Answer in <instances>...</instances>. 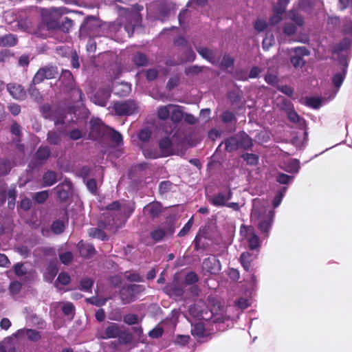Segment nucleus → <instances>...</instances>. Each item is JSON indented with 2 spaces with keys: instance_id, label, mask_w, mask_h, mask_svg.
Listing matches in <instances>:
<instances>
[{
  "instance_id": "obj_9",
  "label": "nucleus",
  "mask_w": 352,
  "mask_h": 352,
  "mask_svg": "<svg viewBox=\"0 0 352 352\" xmlns=\"http://www.w3.org/2000/svg\"><path fill=\"white\" fill-rule=\"evenodd\" d=\"M292 50L295 53V55L290 58L292 65L296 68L303 67L305 62L301 56H308L309 50L305 47H297Z\"/></svg>"
},
{
  "instance_id": "obj_22",
  "label": "nucleus",
  "mask_w": 352,
  "mask_h": 352,
  "mask_svg": "<svg viewBox=\"0 0 352 352\" xmlns=\"http://www.w3.org/2000/svg\"><path fill=\"white\" fill-rule=\"evenodd\" d=\"M184 117L182 107L179 105H170V118L173 123L179 122Z\"/></svg>"
},
{
  "instance_id": "obj_50",
  "label": "nucleus",
  "mask_w": 352,
  "mask_h": 352,
  "mask_svg": "<svg viewBox=\"0 0 352 352\" xmlns=\"http://www.w3.org/2000/svg\"><path fill=\"white\" fill-rule=\"evenodd\" d=\"M70 282V276L67 273L61 272L58 274L55 285L57 286L58 283L63 285H67Z\"/></svg>"
},
{
  "instance_id": "obj_41",
  "label": "nucleus",
  "mask_w": 352,
  "mask_h": 352,
  "mask_svg": "<svg viewBox=\"0 0 352 352\" xmlns=\"http://www.w3.org/2000/svg\"><path fill=\"white\" fill-rule=\"evenodd\" d=\"M287 188L286 187H283L276 192V195H275L272 201V205L274 208L278 207L279 205L280 204L283 198L287 191Z\"/></svg>"
},
{
  "instance_id": "obj_62",
  "label": "nucleus",
  "mask_w": 352,
  "mask_h": 352,
  "mask_svg": "<svg viewBox=\"0 0 352 352\" xmlns=\"http://www.w3.org/2000/svg\"><path fill=\"white\" fill-rule=\"evenodd\" d=\"M62 311L66 316L71 315L74 313V306L72 302H67L63 304L62 307Z\"/></svg>"
},
{
  "instance_id": "obj_46",
  "label": "nucleus",
  "mask_w": 352,
  "mask_h": 352,
  "mask_svg": "<svg viewBox=\"0 0 352 352\" xmlns=\"http://www.w3.org/2000/svg\"><path fill=\"white\" fill-rule=\"evenodd\" d=\"M242 157L248 164L252 166L257 164L258 162V157L253 153H245L242 155Z\"/></svg>"
},
{
  "instance_id": "obj_4",
  "label": "nucleus",
  "mask_w": 352,
  "mask_h": 352,
  "mask_svg": "<svg viewBox=\"0 0 352 352\" xmlns=\"http://www.w3.org/2000/svg\"><path fill=\"white\" fill-rule=\"evenodd\" d=\"M100 25L95 16H88L80 26V36L93 37L98 35Z\"/></svg>"
},
{
  "instance_id": "obj_10",
  "label": "nucleus",
  "mask_w": 352,
  "mask_h": 352,
  "mask_svg": "<svg viewBox=\"0 0 352 352\" xmlns=\"http://www.w3.org/2000/svg\"><path fill=\"white\" fill-rule=\"evenodd\" d=\"M232 192L230 189H228L226 191L218 192L208 199V201L214 206H226L228 201L232 198Z\"/></svg>"
},
{
  "instance_id": "obj_39",
  "label": "nucleus",
  "mask_w": 352,
  "mask_h": 352,
  "mask_svg": "<svg viewBox=\"0 0 352 352\" xmlns=\"http://www.w3.org/2000/svg\"><path fill=\"white\" fill-rule=\"evenodd\" d=\"M13 166V163L8 160H0V176L8 174Z\"/></svg>"
},
{
  "instance_id": "obj_15",
  "label": "nucleus",
  "mask_w": 352,
  "mask_h": 352,
  "mask_svg": "<svg viewBox=\"0 0 352 352\" xmlns=\"http://www.w3.org/2000/svg\"><path fill=\"white\" fill-rule=\"evenodd\" d=\"M162 211V204L158 201L151 202L143 208L144 214L152 219L157 217Z\"/></svg>"
},
{
  "instance_id": "obj_53",
  "label": "nucleus",
  "mask_w": 352,
  "mask_h": 352,
  "mask_svg": "<svg viewBox=\"0 0 352 352\" xmlns=\"http://www.w3.org/2000/svg\"><path fill=\"white\" fill-rule=\"evenodd\" d=\"M138 316L134 314H129L124 316V322L129 325L135 324L138 322Z\"/></svg>"
},
{
  "instance_id": "obj_29",
  "label": "nucleus",
  "mask_w": 352,
  "mask_h": 352,
  "mask_svg": "<svg viewBox=\"0 0 352 352\" xmlns=\"http://www.w3.org/2000/svg\"><path fill=\"white\" fill-rule=\"evenodd\" d=\"M58 272L56 265L50 263L44 272V278L46 281L52 282Z\"/></svg>"
},
{
  "instance_id": "obj_54",
  "label": "nucleus",
  "mask_w": 352,
  "mask_h": 352,
  "mask_svg": "<svg viewBox=\"0 0 352 352\" xmlns=\"http://www.w3.org/2000/svg\"><path fill=\"white\" fill-rule=\"evenodd\" d=\"M144 289V287L142 285H128V290L131 291V293L132 292L133 297H135V299H136V296L143 292Z\"/></svg>"
},
{
  "instance_id": "obj_25",
  "label": "nucleus",
  "mask_w": 352,
  "mask_h": 352,
  "mask_svg": "<svg viewBox=\"0 0 352 352\" xmlns=\"http://www.w3.org/2000/svg\"><path fill=\"white\" fill-rule=\"evenodd\" d=\"M120 333V329L117 324L113 323L108 326L104 331L102 338L103 339L116 338Z\"/></svg>"
},
{
  "instance_id": "obj_24",
  "label": "nucleus",
  "mask_w": 352,
  "mask_h": 352,
  "mask_svg": "<svg viewBox=\"0 0 352 352\" xmlns=\"http://www.w3.org/2000/svg\"><path fill=\"white\" fill-rule=\"evenodd\" d=\"M283 169L289 173H298L300 169V162L296 159H292L283 164Z\"/></svg>"
},
{
  "instance_id": "obj_43",
  "label": "nucleus",
  "mask_w": 352,
  "mask_h": 352,
  "mask_svg": "<svg viewBox=\"0 0 352 352\" xmlns=\"http://www.w3.org/2000/svg\"><path fill=\"white\" fill-rule=\"evenodd\" d=\"M133 61L138 66H145L148 63V59L144 54L138 53L133 57Z\"/></svg>"
},
{
  "instance_id": "obj_37",
  "label": "nucleus",
  "mask_w": 352,
  "mask_h": 352,
  "mask_svg": "<svg viewBox=\"0 0 352 352\" xmlns=\"http://www.w3.org/2000/svg\"><path fill=\"white\" fill-rule=\"evenodd\" d=\"M170 105L171 104H169L158 108L157 117L159 119L166 120L170 117Z\"/></svg>"
},
{
  "instance_id": "obj_13",
  "label": "nucleus",
  "mask_w": 352,
  "mask_h": 352,
  "mask_svg": "<svg viewBox=\"0 0 352 352\" xmlns=\"http://www.w3.org/2000/svg\"><path fill=\"white\" fill-rule=\"evenodd\" d=\"M257 253L245 252L240 256V262L246 272H253V262L257 258Z\"/></svg>"
},
{
  "instance_id": "obj_26",
  "label": "nucleus",
  "mask_w": 352,
  "mask_h": 352,
  "mask_svg": "<svg viewBox=\"0 0 352 352\" xmlns=\"http://www.w3.org/2000/svg\"><path fill=\"white\" fill-rule=\"evenodd\" d=\"M192 326L191 333L193 336L202 338L206 336V331L202 322H196Z\"/></svg>"
},
{
  "instance_id": "obj_23",
  "label": "nucleus",
  "mask_w": 352,
  "mask_h": 352,
  "mask_svg": "<svg viewBox=\"0 0 352 352\" xmlns=\"http://www.w3.org/2000/svg\"><path fill=\"white\" fill-rule=\"evenodd\" d=\"M351 44V39L345 38L342 39L339 44L333 47V52L335 54H341L339 58L342 56H344L346 58V56L345 55L342 54V53L346 52L349 49Z\"/></svg>"
},
{
  "instance_id": "obj_12",
  "label": "nucleus",
  "mask_w": 352,
  "mask_h": 352,
  "mask_svg": "<svg viewBox=\"0 0 352 352\" xmlns=\"http://www.w3.org/2000/svg\"><path fill=\"white\" fill-rule=\"evenodd\" d=\"M202 269L210 274H214L221 270V263L216 256H210L204 260Z\"/></svg>"
},
{
  "instance_id": "obj_20",
  "label": "nucleus",
  "mask_w": 352,
  "mask_h": 352,
  "mask_svg": "<svg viewBox=\"0 0 352 352\" xmlns=\"http://www.w3.org/2000/svg\"><path fill=\"white\" fill-rule=\"evenodd\" d=\"M329 95V94L327 92L324 94V96L323 98L307 97L306 98V104L307 106L312 107L314 109H318L323 104L330 100L328 99Z\"/></svg>"
},
{
  "instance_id": "obj_7",
  "label": "nucleus",
  "mask_w": 352,
  "mask_h": 352,
  "mask_svg": "<svg viewBox=\"0 0 352 352\" xmlns=\"http://www.w3.org/2000/svg\"><path fill=\"white\" fill-rule=\"evenodd\" d=\"M60 86L66 91L73 90L79 95V99L82 100L83 94L78 89L74 88V78L72 73L69 70L62 72L59 78Z\"/></svg>"
},
{
  "instance_id": "obj_16",
  "label": "nucleus",
  "mask_w": 352,
  "mask_h": 352,
  "mask_svg": "<svg viewBox=\"0 0 352 352\" xmlns=\"http://www.w3.org/2000/svg\"><path fill=\"white\" fill-rule=\"evenodd\" d=\"M72 190V184L69 180H65L56 187L58 197L61 201H65Z\"/></svg>"
},
{
  "instance_id": "obj_19",
  "label": "nucleus",
  "mask_w": 352,
  "mask_h": 352,
  "mask_svg": "<svg viewBox=\"0 0 352 352\" xmlns=\"http://www.w3.org/2000/svg\"><path fill=\"white\" fill-rule=\"evenodd\" d=\"M189 314L197 320H207L208 318L204 316L206 312L204 311L202 303L193 304L190 306L188 309Z\"/></svg>"
},
{
  "instance_id": "obj_51",
  "label": "nucleus",
  "mask_w": 352,
  "mask_h": 352,
  "mask_svg": "<svg viewBox=\"0 0 352 352\" xmlns=\"http://www.w3.org/2000/svg\"><path fill=\"white\" fill-rule=\"evenodd\" d=\"M94 281L89 278H84L80 281V288L85 292L91 290Z\"/></svg>"
},
{
  "instance_id": "obj_61",
  "label": "nucleus",
  "mask_w": 352,
  "mask_h": 352,
  "mask_svg": "<svg viewBox=\"0 0 352 352\" xmlns=\"http://www.w3.org/2000/svg\"><path fill=\"white\" fill-rule=\"evenodd\" d=\"M21 288V284L18 281H13L9 287L10 293L12 295L18 294Z\"/></svg>"
},
{
  "instance_id": "obj_2",
  "label": "nucleus",
  "mask_w": 352,
  "mask_h": 352,
  "mask_svg": "<svg viewBox=\"0 0 352 352\" xmlns=\"http://www.w3.org/2000/svg\"><path fill=\"white\" fill-rule=\"evenodd\" d=\"M338 61L341 70L336 73L332 77V82L335 87V89H331L329 91H328L327 93L329 94L328 96L329 100H332L335 98L340 87L342 85L346 74L348 67L347 58L344 56H342L339 58Z\"/></svg>"
},
{
  "instance_id": "obj_34",
  "label": "nucleus",
  "mask_w": 352,
  "mask_h": 352,
  "mask_svg": "<svg viewBox=\"0 0 352 352\" xmlns=\"http://www.w3.org/2000/svg\"><path fill=\"white\" fill-rule=\"evenodd\" d=\"M172 145L173 143L168 138H164L159 142V146L162 152L167 155L171 153Z\"/></svg>"
},
{
  "instance_id": "obj_8",
  "label": "nucleus",
  "mask_w": 352,
  "mask_h": 352,
  "mask_svg": "<svg viewBox=\"0 0 352 352\" xmlns=\"http://www.w3.org/2000/svg\"><path fill=\"white\" fill-rule=\"evenodd\" d=\"M175 232V228L173 225L168 224L157 227L151 232V237L155 241H160L165 236H171Z\"/></svg>"
},
{
  "instance_id": "obj_11",
  "label": "nucleus",
  "mask_w": 352,
  "mask_h": 352,
  "mask_svg": "<svg viewBox=\"0 0 352 352\" xmlns=\"http://www.w3.org/2000/svg\"><path fill=\"white\" fill-rule=\"evenodd\" d=\"M111 91L109 87L99 89L92 96V101L98 105L106 106L111 96Z\"/></svg>"
},
{
  "instance_id": "obj_47",
  "label": "nucleus",
  "mask_w": 352,
  "mask_h": 352,
  "mask_svg": "<svg viewBox=\"0 0 352 352\" xmlns=\"http://www.w3.org/2000/svg\"><path fill=\"white\" fill-rule=\"evenodd\" d=\"M284 12L283 9H278V8H274V14L270 18V22L272 25H276L282 19V14Z\"/></svg>"
},
{
  "instance_id": "obj_28",
  "label": "nucleus",
  "mask_w": 352,
  "mask_h": 352,
  "mask_svg": "<svg viewBox=\"0 0 352 352\" xmlns=\"http://www.w3.org/2000/svg\"><path fill=\"white\" fill-rule=\"evenodd\" d=\"M41 73L45 74L46 79L54 78L58 74L56 68L52 66H46L38 69L37 71V77L40 76Z\"/></svg>"
},
{
  "instance_id": "obj_56",
  "label": "nucleus",
  "mask_w": 352,
  "mask_h": 352,
  "mask_svg": "<svg viewBox=\"0 0 352 352\" xmlns=\"http://www.w3.org/2000/svg\"><path fill=\"white\" fill-rule=\"evenodd\" d=\"M48 197V192L47 190L36 192L34 195V199L37 203H43Z\"/></svg>"
},
{
  "instance_id": "obj_48",
  "label": "nucleus",
  "mask_w": 352,
  "mask_h": 352,
  "mask_svg": "<svg viewBox=\"0 0 352 352\" xmlns=\"http://www.w3.org/2000/svg\"><path fill=\"white\" fill-rule=\"evenodd\" d=\"M65 230V225L62 221L56 220L52 224V230L54 234L62 233Z\"/></svg>"
},
{
  "instance_id": "obj_58",
  "label": "nucleus",
  "mask_w": 352,
  "mask_h": 352,
  "mask_svg": "<svg viewBox=\"0 0 352 352\" xmlns=\"http://www.w3.org/2000/svg\"><path fill=\"white\" fill-rule=\"evenodd\" d=\"M151 135V132L148 129H143L140 130L138 134L139 139L142 142H147Z\"/></svg>"
},
{
  "instance_id": "obj_40",
  "label": "nucleus",
  "mask_w": 352,
  "mask_h": 352,
  "mask_svg": "<svg viewBox=\"0 0 352 352\" xmlns=\"http://www.w3.org/2000/svg\"><path fill=\"white\" fill-rule=\"evenodd\" d=\"M89 235L92 238H97L104 241L107 239L106 234L100 229L97 228H92L89 230Z\"/></svg>"
},
{
  "instance_id": "obj_17",
  "label": "nucleus",
  "mask_w": 352,
  "mask_h": 352,
  "mask_svg": "<svg viewBox=\"0 0 352 352\" xmlns=\"http://www.w3.org/2000/svg\"><path fill=\"white\" fill-rule=\"evenodd\" d=\"M7 89L10 94L15 99L23 100L25 98L26 92L23 87L16 84H8Z\"/></svg>"
},
{
  "instance_id": "obj_1",
  "label": "nucleus",
  "mask_w": 352,
  "mask_h": 352,
  "mask_svg": "<svg viewBox=\"0 0 352 352\" xmlns=\"http://www.w3.org/2000/svg\"><path fill=\"white\" fill-rule=\"evenodd\" d=\"M259 201H254L253 208L251 213L252 220H259L258 228L265 237L269 236L270 231L274 223L275 212L268 206L258 204Z\"/></svg>"
},
{
  "instance_id": "obj_55",
  "label": "nucleus",
  "mask_w": 352,
  "mask_h": 352,
  "mask_svg": "<svg viewBox=\"0 0 352 352\" xmlns=\"http://www.w3.org/2000/svg\"><path fill=\"white\" fill-rule=\"evenodd\" d=\"M59 258L62 263L67 265L73 259V254L71 252H65L59 254Z\"/></svg>"
},
{
  "instance_id": "obj_31",
  "label": "nucleus",
  "mask_w": 352,
  "mask_h": 352,
  "mask_svg": "<svg viewBox=\"0 0 352 352\" xmlns=\"http://www.w3.org/2000/svg\"><path fill=\"white\" fill-rule=\"evenodd\" d=\"M50 155V151L48 147L47 146H43L40 147L36 153V160L38 161V164H41L44 161L48 159Z\"/></svg>"
},
{
  "instance_id": "obj_5",
  "label": "nucleus",
  "mask_w": 352,
  "mask_h": 352,
  "mask_svg": "<svg viewBox=\"0 0 352 352\" xmlns=\"http://www.w3.org/2000/svg\"><path fill=\"white\" fill-rule=\"evenodd\" d=\"M108 129L98 118H92L89 122V131L88 133V138L91 140H97L104 136Z\"/></svg>"
},
{
  "instance_id": "obj_33",
  "label": "nucleus",
  "mask_w": 352,
  "mask_h": 352,
  "mask_svg": "<svg viewBox=\"0 0 352 352\" xmlns=\"http://www.w3.org/2000/svg\"><path fill=\"white\" fill-rule=\"evenodd\" d=\"M127 290L128 286L122 287L120 292V299L123 304H129L135 300L132 292L131 293V291Z\"/></svg>"
},
{
  "instance_id": "obj_35",
  "label": "nucleus",
  "mask_w": 352,
  "mask_h": 352,
  "mask_svg": "<svg viewBox=\"0 0 352 352\" xmlns=\"http://www.w3.org/2000/svg\"><path fill=\"white\" fill-rule=\"evenodd\" d=\"M287 116L289 121L294 123H298L299 124H303L305 123L304 119L301 118L292 108H289L287 110Z\"/></svg>"
},
{
  "instance_id": "obj_38",
  "label": "nucleus",
  "mask_w": 352,
  "mask_h": 352,
  "mask_svg": "<svg viewBox=\"0 0 352 352\" xmlns=\"http://www.w3.org/2000/svg\"><path fill=\"white\" fill-rule=\"evenodd\" d=\"M239 148V140L235 137H230L226 141V149L228 152H232Z\"/></svg>"
},
{
  "instance_id": "obj_21",
  "label": "nucleus",
  "mask_w": 352,
  "mask_h": 352,
  "mask_svg": "<svg viewBox=\"0 0 352 352\" xmlns=\"http://www.w3.org/2000/svg\"><path fill=\"white\" fill-rule=\"evenodd\" d=\"M78 248L80 255L85 258H91L95 254V249L93 245L85 243L82 241L78 244Z\"/></svg>"
},
{
  "instance_id": "obj_27",
  "label": "nucleus",
  "mask_w": 352,
  "mask_h": 352,
  "mask_svg": "<svg viewBox=\"0 0 352 352\" xmlns=\"http://www.w3.org/2000/svg\"><path fill=\"white\" fill-rule=\"evenodd\" d=\"M16 37L12 34H8L3 36H0V46L1 47H11L16 43Z\"/></svg>"
},
{
  "instance_id": "obj_3",
  "label": "nucleus",
  "mask_w": 352,
  "mask_h": 352,
  "mask_svg": "<svg viewBox=\"0 0 352 352\" xmlns=\"http://www.w3.org/2000/svg\"><path fill=\"white\" fill-rule=\"evenodd\" d=\"M241 235L244 238L250 250H256L258 254L261 241L258 236L255 233L254 228L250 226L242 225L240 228Z\"/></svg>"
},
{
  "instance_id": "obj_57",
  "label": "nucleus",
  "mask_w": 352,
  "mask_h": 352,
  "mask_svg": "<svg viewBox=\"0 0 352 352\" xmlns=\"http://www.w3.org/2000/svg\"><path fill=\"white\" fill-rule=\"evenodd\" d=\"M197 275L192 272H188L185 277V282L187 285H192L198 281Z\"/></svg>"
},
{
  "instance_id": "obj_64",
  "label": "nucleus",
  "mask_w": 352,
  "mask_h": 352,
  "mask_svg": "<svg viewBox=\"0 0 352 352\" xmlns=\"http://www.w3.org/2000/svg\"><path fill=\"white\" fill-rule=\"evenodd\" d=\"M172 184L169 181H164L160 184L159 191L161 194H164L171 189Z\"/></svg>"
},
{
  "instance_id": "obj_44",
  "label": "nucleus",
  "mask_w": 352,
  "mask_h": 352,
  "mask_svg": "<svg viewBox=\"0 0 352 352\" xmlns=\"http://www.w3.org/2000/svg\"><path fill=\"white\" fill-rule=\"evenodd\" d=\"M124 278L129 281L132 282H142V276L137 272L127 271L124 274Z\"/></svg>"
},
{
  "instance_id": "obj_63",
  "label": "nucleus",
  "mask_w": 352,
  "mask_h": 352,
  "mask_svg": "<svg viewBox=\"0 0 352 352\" xmlns=\"http://www.w3.org/2000/svg\"><path fill=\"white\" fill-rule=\"evenodd\" d=\"M221 119L223 122L229 123L235 119V116L232 112L226 111L222 113Z\"/></svg>"
},
{
  "instance_id": "obj_59",
  "label": "nucleus",
  "mask_w": 352,
  "mask_h": 352,
  "mask_svg": "<svg viewBox=\"0 0 352 352\" xmlns=\"http://www.w3.org/2000/svg\"><path fill=\"white\" fill-rule=\"evenodd\" d=\"M193 224V217H191L188 222L184 225L183 228L178 233L179 236H183L186 235L189 230H190Z\"/></svg>"
},
{
  "instance_id": "obj_49",
  "label": "nucleus",
  "mask_w": 352,
  "mask_h": 352,
  "mask_svg": "<svg viewBox=\"0 0 352 352\" xmlns=\"http://www.w3.org/2000/svg\"><path fill=\"white\" fill-rule=\"evenodd\" d=\"M276 182L281 184H288L294 179V176L288 175L285 173H279L276 176Z\"/></svg>"
},
{
  "instance_id": "obj_45",
  "label": "nucleus",
  "mask_w": 352,
  "mask_h": 352,
  "mask_svg": "<svg viewBox=\"0 0 352 352\" xmlns=\"http://www.w3.org/2000/svg\"><path fill=\"white\" fill-rule=\"evenodd\" d=\"M198 53L205 59L212 62L213 52L206 47H199L197 49Z\"/></svg>"
},
{
  "instance_id": "obj_42",
  "label": "nucleus",
  "mask_w": 352,
  "mask_h": 352,
  "mask_svg": "<svg viewBox=\"0 0 352 352\" xmlns=\"http://www.w3.org/2000/svg\"><path fill=\"white\" fill-rule=\"evenodd\" d=\"M253 146L252 140L248 135H243L240 138L239 146L244 149L250 148Z\"/></svg>"
},
{
  "instance_id": "obj_14",
  "label": "nucleus",
  "mask_w": 352,
  "mask_h": 352,
  "mask_svg": "<svg viewBox=\"0 0 352 352\" xmlns=\"http://www.w3.org/2000/svg\"><path fill=\"white\" fill-rule=\"evenodd\" d=\"M109 210H120L122 212V217L124 219L128 218L134 210L133 204H124L120 205L118 201H114L112 204H109L107 207Z\"/></svg>"
},
{
  "instance_id": "obj_36",
  "label": "nucleus",
  "mask_w": 352,
  "mask_h": 352,
  "mask_svg": "<svg viewBox=\"0 0 352 352\" xmlns=\"http://www.w3.org/2000/svg\"><path fill=\"white\" fill-rule=\"evenodd\" d=\"M63 132L50 131L47 133V141L51 144L57 145L60 142Z\"/></svg>"
},
{
  "instance_id": "obj_18",
  "label": "nucleus",
  "mask_w": 352,
  "mask_h": 352,
  "mask_svg": "<svg viewBox=\"0 0 352 352\" xmlns=\"http://www.w3.org/2000/svg\"><path fill=\"white\" fill-rule=\"evenodd\" d=\"M23 336H26L30 340L34 342L41 338V335L38 331L30 329H21L14 334V336L16 338H21Z\"/></svg>"
},
{
  "instance_id": "obj_60",
  "label": "nucleus",
  "mask_w": 352,
  "mask_h": 352,
  "mask_svg": "<svg viewBox=\"0 0 352 352\" xmlns=\"http://www.w3.org/2000/svg\"><path fill=\"white\" fill-rule=\"evenodd\" d=\"M190 340L189 336L186 335H177L175 339V343L182 346H184L188 343Z\"/></svg>"
},
{
  "instance_id": "obj_6",
  "label": "nucleus",
  "mask_w": 352,
  "mask_h": 352,
  "mask_svg": "<svg viewBox=\"0 0 352 352\" xmlns=\"http://www.w3.org/2000/svg\"><path fill=\"white\" fill-rule=\"evenodd\" d=\"M114 110L118 116H129L138 111V106L134 100H126L115 103Z\"/></svg>"
},
{
  "instance_id": "obj_32",
  "label": "nucleus",
  "mask_w": 352,
  "mask_h": 352,
  "mask_svg": "<svg viewBox=\"0 0 352 352\" xmlns=\"http://www.w3.org/2000/svg\"><path fill=\"white\" fill-rule=\"evenodd\" d=\"M104 136L110 137L112 142L116 143L117 145H120L122 143V135L119 132L115 131L114 129L110 127H108L104 134Z\"/></svg>"
},
{
  "instance_id": "obj_52",
  "label": "nucleus",
  "mask_w": 352,
  "mask_h": 352,
  "mask_svg": "<svg viewBox=\"0 0 352 352\" xmlns=\"http://www.w3.org/2000/svg\"><path fill=\"white\" fill-rule=\"evenodd\" d=\"M289 17L299 26H302L304 24L302 17L296 11H291L289 13Z\"/></svg>"
},
{
  "instance_id": "obj_30",
  "label": "nucleus",
  "mask_w": 352,
  "mask_h": 352,
  "mask_svg": "<svg viewBox=\"0 0 352 352\" xmlns=\"http://www.w3.org/2000/svg\"><path fill=\"white\" fill-rule=\"evenodd\" d=\"M43 186H51L57 182L56 173L52 170H48L44 173L43 177Z\"/></svg>"
}]
</instances>
